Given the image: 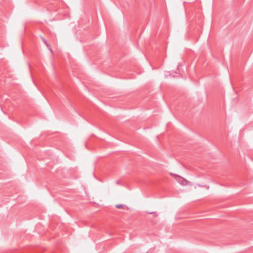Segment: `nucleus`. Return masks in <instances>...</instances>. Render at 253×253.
Instances as JSON below:
<instances>
[{"label":"nucleus","mask_w":253,"mask_h":253,"mask_svg":"<svg viewBox=\"0 0 253 253\" xmlns=\"http://www.w3.org/2000/svg\"><path fill=\"white\" fill-rule=\"evenodd\" d=\"M41 39H42V41L44 43V44L46 45V46L47 47V48H48V49L52 52V49L51 48L50 45H49V44L47 43L46 40L43 38V37H41Z\"/></svg>","instance_id":"f257e3e1"},{"label":"nucleus","mask_w":253,"mask_h":253,"mask_svg":"<svg viewBox=\"0 0 253 253\" xmlns=\"http://www.w3.org/2000/svg\"><path fill=\"white\" fill-rule=\"evenodd\" d=\"M115 207L117 209H121L123 207V205H121V204H118V205H116L115 206Z\"/></svg>","instance_id":"f03ea898"},{"label":"nucleus","mask_w":253,"mask_h":253,"mask_svg":"<svg viewBox=\"0 0 253 253\" xmlns=\"http://www.w3.org/2000/svg\"><path fill=\"white\" fill-rule=\"evenodd\" d=\"M182 181H184V180H183V179H182ZM184 182H185V183L186 182V181H185V180H184Z\"/></svg>","instance_id":"7ed1b4c3"},{"label":"nucleus","mask_w":253,"mask_h":253,"mask_svg":"<svg viewBox=\"0 0 253 253\" xmlns=\"http://www.w3.org/2000/svg\"><path fill=\"white\" fill-rule=\"evenodd\" d=\"M153 213H154V212H150L149 213H150V214H153Z\"/></svg>","instance_id":"20e7f679"}]
</instances>
